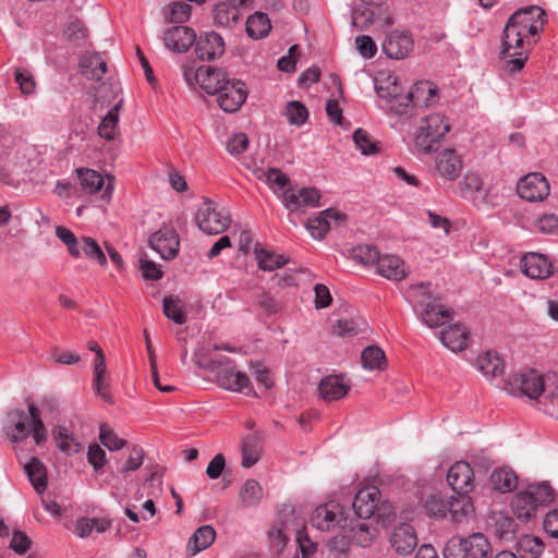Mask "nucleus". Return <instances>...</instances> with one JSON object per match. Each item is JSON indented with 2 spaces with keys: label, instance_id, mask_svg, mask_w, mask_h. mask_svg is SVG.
Masks as SVG:
<instances>
[{
  "label": "nucleus",
  "instance_id": "1",
  "mask_svg": "<svg viewBox=\"0 0 558 558\" xmlns=\"http://www.w3.org/2000/svg\"><path fill=\"white\" fill-rule=\"evenodd\" d=\"M198 367L216 374L217 385L232 392H242L245 389L246 396L256 397L250 377L246 373L238 371L233 361L227 356L197 361Z\"/></svg>",
  "mask_w": 558,
  "mask_h": 558
},
{
  "label": "nucleus",
  "instance_id": "2",
  "mask_svg": "<svg viewBox=\"0 0 558 558\" xmlns=\"http://www.w3.org/2000/svg\"><path fill=\"white\" fill-rule=\"evenodd\" d=\"M555 499V489L548 482L530 484L525 490L514 494L511 509L517 519L529 522L534 519L539 508L549 506Z\"/></svg>",
  "mask_w": 558,
  "mask_h": 558
},
{
  "label": "nucleus",
  "instance_id": "3",
  "mask_svg": "<svg viewBox=\"0 0 558 558\" xmlns=\"http://www.w3.org/2000/svg\"><path fill=\"white\" fill-rule=\"evenodd\" d=\"M430 282H421L411 287L414 310L420 312L422 320L429 328L441 326L453 314V310L439 303L440 298L432 291Z\"/></svg>",
  "mask_w": 558,
  "mask_h": 558
},
{
  "label": "nucleus",
  "instance_id": "4",
  "mask_svg": "<svg viewBox=\"0 0 558 558\" xmlns=\"http://www.w3.org/2000/svg\"><path fill=\"white\" fill-rule=\"evenodd\" d=\"M444 558H492L493 547L482 533L468 537L452 536L442 550Z\"/></svg>",
  "mask_w": 558,
  "mask_h": 558
},
{
  "label": "nucleus",
  "instance_id": "5",
  "mask_svg": "<svg viewBox=\"0 0 558 558\" xmlns=\"http://www.w3.org/2000/svg\"><path fill=\"white\" fill-rule=\"evenodd\" d=\"M451 126L441 113H432L424 118L415 136V147L424 154L437 151L440 147V141Z\"/></svg>",
  "mask_w": 558,
  "mask_h": 558
},
{
  "label": "nucleus",
  "instance_id": "6",
  "mask_svg": "<svg viewBox=\"0 0 558 558\" xmlns=\"http://www.w3.org/2000/svg\"><path fill=\"white\" fill-rule=\"evenodd\" d=\"M439 88L430 81L416 82L410 93L403 98L404 102H399L395 108L398 114H405L410 107L428 108L439 101Z\"/></svg>",
  "mask_w": 558,
  "mask_h": 558
},
{
  "label": "nucleus",
  "instance_id": "7",
  "mask_svg": "<svg viewBox=\"0 0 558 558\" xmlns=\"http://www.w3.org/2000/svg\"><path fill=\"white\" fill-rule=\"evenodd\" d=\"M551 377H544L535 369H525L513 374L508 384L511 393L514 396H526L530 399H537L542 392H546L547 381Z\"/></svg>",
  "mask_w": 558,
  "mask_h": 558
},
{
  "label": "nucleus",
  "instance_id": "8",
  "mask_svg": "<svg viewBox=\"0 0 558 558\" xmlns=\"http://www.w3.org/2000/svg\"><path fill=\"white\" fill-rule=\"evenodd\" d=\"M195 222L203 232L216 235L225 232L229 228L231 219L229 216H222V214L217 210L215 202L205 198L195 214Z\"/></svg>",
  "mask_w": 558,
  "mask_h": 558
},
{
  "label": "nucleus",
  "instance_id": "9",
  "mask_svg": "<svg viewBox=\"0 0 558 558\" xmlns=\"http://www.w3.org/2000/svg\"><path fill=\"white\" fill-rule=\"evenodd\" d=\"M515 39H518V37L511 38L510 34L507 38V31L505 27L502 32V44L499 52V59L505 61L504 68L510 74L520 72L524 68L530 54V51L524 49V38H521V40L518 41Z\"/></svg>",
  "mask_w": 558,
  "mask_h": 558
},
{
  "label": "nucleus",
  "instance_id": "10",
  "mask_svg": "<svg viewBox=\"0 0 558 558\" xmlns=\"http://www.w3.org/2000/svg\"><path fill=\"white\" fill-rule=\"evenodd\" d=\"M515 189L518 196L530 203L544 201L550 192L549 182L539 172H531L522 177L518 181Z\"/></svg>",
  "mask_w": 558,
  "mask_h": 558
},
{
  "label": "nucleus",
  "instance_id": "11",
  "mask_svg": "<svg viewBox=\"0 0 558 558\" xmlns=\"http://www.w3.org/2000/svg\"><path fill=\"white\" fill-rule=\"evenodd\" d=\"M247 89L245 83L241 80H229L225 82L222 88L219 89L216 95L219 107L229 113H233L240 110L242 105L247 98Z\"/></svg>",
  "mask_w": 558,
  "mask_h": 558
},
{
  "label": "nucleus",
  "instance_id": "12",
  "mask_svg": "<svg viewBox=\"0 0 558 558\" xmlns=\"http://www.w3.org/2000/svg\"><path fill=\"white\" fill-rule=\"evenodd\" d=\"M149 246L163 259L170 260L179 253L180 239L175 229L163 227L149 236Z\"/></svg>",
  "mask_w": 558,
  "mask_h": 558
},
{
  "label": "nucleus",
  "instance_id": "13",
  "mask_svg": "<svg viewBox=\"0 0 558 558\" xmlns=\"http://www.w3.org/2000/svg\"><path fill=\"white\" fill-rule=\"evenodd\" d=\"M414 48L412 34L408 31L390 32L381 45L383 52L395 60L407 58Z\"/></svg>",
  "mask_w": 558,
  "mask_h": 558
},
{
  "label": "nucleus",
  "instance_id": "14",
  "mask_svg": "<svg viewBox=\"0 0 558 558\" xmlns=\"http://www.w3.org/2000/svg\"><path fill=\"white\" fill-rule=\"evenodd\" d=\"M225 40L214 31L204 32L196 38L195 53L202 61H214L225 53Z\"/></svg>",
  "mask_w": 558,
  "mask_h": 558
},
{
  "label": "nucleus",
  "instance_id": "15",
  "mask_svg": "<svg viewBox=\"0 0 558 558\" xmlns=\"http://www.w3.org/2000/svg\"><path fill=\"white\" fill-rule=\"evenodd\" d=\"M537 14L538 16H546V12L538 5H527L517 10L506 23L507 38L509 37V33L511 38L518 37V39H515L517 41L524 38V34L520 32L525 31Z\"/></svg>",
  "mask_w": 558,
  "mask_h": 558
},
{
  "label": "nucleus",
  "instance_id": "16",
  "mask_svg": "<svg viewBox=\"0 0 558 558\" xmlns=\"http://www.w3.org/2000/svg\"><path fill=\"white\" fill-rule=\"evenodd\" d=\"M342 514L340 504L329 501L316 507L311 515V524L319 531H330L335 526L340 525Z\"/></svg>",
  "mask_w": 558,
  "mask_h": 558
},
{
  "label": "nucleus",
  "instance_id": "17",
  "mask_svg": "<svg viewBox=\"0 0 558 558\" xmlns=\"http://www.w3.org/2000/svg\"><path fill=\"white\" fill-rule=\"evenodd\" d=\"M196 33L185 25H174L165 31V46L173 52H186L196 43Z\"/></svg>",
  "mask_w": 558,
  "mask_h": 558
},
{
  "label": "nucleus",
  "instance_id": "18",
  "mask_svg": "<svg viewBox=\"0 0 558 558\" xmlns=\"http://www.w3.org/2000/svg\"><path fill=\"white\" fill-rule=\"evenodd\" d=\"M320 197V192L315 187H302L296 193L292 189H286L282 193V203L289 211L293 213L302 206L318 207Z\"/></svg>",
  "mask_w": 558,
  "mask_h": 558
},
{
  "label": "nucleus",
  "instance_id": "19",
  "mask_svg": "<svg viewBox=\"0 0 558 558\" xmlns=\"http://www.w3.org/2000/svg\"><path fill=\"white\" fill-rule=\"evenodd\" d=\"M194 80L208 95H216L229 82L227 73L211 65H201L194 72Z\"/></svg>",
  "mask_w": 558,
  "mask_h": 558
},
{
  "label": "nucleus",
  "instance_id": "20",
  "mask_svg": "<svg viewBox=\"0 0 558 558\" xmlns=\"http://www.w3.org/2000/svg\"><path fill=\"white\" fill-rule=\"evenodd\" d=\"M521 271L529 278L543 280L553 274V264L544 254L529 252L520 260Z\"/></svg>",
  "mask_w": 558,
  "mask_h": 558
},
{
  "label": "nucleus",
  "instance_id": "21",
  "mask_svg": "<svg viewBox=\"0 0 558 558\" xmlns=\"http://www.w3.org/2000/svg\"><path fill=\"white\" fill-rule=\"evenodd\" d=\"M447 482L453 493H470L474 488V472L466 461H458L450 466Z\"/></svg>",
  "mask_w": 558,
  "mask_h": 558
},
{
  "label": "nucleus",
  "instance_id": "22",
  "mask_svg": "<svg viewBox=\"0 0 558 558\" xmlns=\"http://www.w3.org/2000/svg\"><path fill=\"white\" fill-rule=\"evenodd\" d=\"M330 220L339 226L347 220V215L335 208H327L318 216L308 218L305 226L313 238L322 240L331 228Z\"/></svg>",
  "mask_w": 558,
  "mask_h": 558
},
{
  "label": "nucleus",
  "instance_id": "23",
  "mask_svg": "<svg viewBox=\"0 0 558 558\" xmlns=\"http://www.w3.org/2000/svg\"><path fill=\"white\" fill-rule=\"evenodd\" d=\"M380 501V490L376 486H365L355 494L352 507L360 519H371Z\"/></svg>",
  "mask_w": 558,
  "mask_h": 558
},
{
  "label": "nucleus",
  "instance_id": "24",
  "mask_svg": "<svg viewBox=\"0 0 558 558\" xmlns=\"http://www.w3.org/2000/svg\"><path fill=\"white\" fill-rule=\"evenodd\" d=\"M390 545L399 555H409L417 546V535L415 529L409 523H400L395 526Z\"/></svg>",
  "mask_w": 558,
  "mask_h": 558
},
{
  "label": "nucleus",
  "instance_id": "25",
  "mask_svg": "<svg viewBox=\"0 0 558 558\" xmlns=\"http://www.w3.org/2000/svg\"><path fill=\"white\" fill-rule=\"evenodd\" d=\"M10 426L7 436L12 442H21L33 434V427L28 422L27 413L22 409H15L8 413Z\"/></svg>",
  "mask_w": 558,
  "mask_h": 558
},
{
  "label": "nucleus",
  "instance_id": "26",
  "mask_svg": "<svg viewBox=\"0 0 558 558\" xmlns=\"http://www.w3.org/2000/svg\"><path fill=\"white\" fill-rule=\"evenodd\" d=\"M350 385L344 375H328L318 385L319 396L326 401L340 400L348 395Z\"/></svg>",
  "mask_w": 558,
  "mask_h": 558
},
{
  "label": "nucleus",
  "instance_id": "27",
  "mask_svg": "<svg viewBox=\"0 0 558 558\" xmlns=\"http://www.w3.org/2000/svg\"><path fill=\"white\" fill-rule=\"evenodd\" d=\"M436 169L441 177L454 180L462 170V159L453 149H445L438 155Z\"/></svg>",
  "mask_w": 558,
  "mask_h": 558
},
{
  "label": "nucleus",
  "instance_id": "28",
  "mask_svg": "<svg viewBox=\"0 0 558 558\" xmlns=\"http://www.w3.org/2000/svg\"><path fill=\"white\" fill-rule=\"evenodd\" d=\"M263 437L258 433L245 436L241 444L242 466L252 468L262 457Z\"/></svg>",
  "mask_w": 558,
  "mask_h": 558
},
{
  "label": "nucleus",
  "instance_id": "29",
  "mask_svg": "<svg viewBox=\"0 0 558 558\" xmlns=\"http://www.w3.org/2000/svg\"><path fill=\"white\" fill-rule=\"evenodd\" d=\"M78 65L87 80L100 81L107 72V63L98 52L84 53Z\"/></svg>",
  "mask_w": 558,
  "mask_h": 558
},
{
  "label": "nucleus",
  "instance_id": "30",
  "mask_svg": "<svg viewBox=\"0 0 558 558\" xmlns=\"http://www.w3.org/2000/svg\"><path fill=\"white\" fill-rule=\"evenodd\" d=\"M453 494L448 498V513L451 514L452 521L459 523L472 515L474 506L468 493Z\"/></svg>",
  "mask_w": 558,
  "mask_h": 558
},
{
  "label": "nucleus",
  "instance_id": "31",
  "mask_svg": "<svg viewBox=\"0 0 558 558\" xmlns=\"http://www.w3.org/2000/svg\"><path fill=\"white\" fill-rule=\"evenodd\" d=\"M376 265L378 272L387 279L400 281L405 277L404 262L396 255H379Z\"/></svg>",
  "mask_w": 558,
  "mask_h": 558
},
{
  "label": "nucleus",
  "instance_id": "32",
  "mask_svg": "<svg viewBox=\"0 0 558 558\" xmlns=\"http://www.w3.org/2000/svg\"><path fill=\"white\" fill-rule=\"evenodd\" d=\"M24 469L35 492L43 494L48 486L46 465L37 457H32Z\"/></svg>",
  "mask_w": 558,
  "mask_h": 558
},
{
  "label": "nucleus",
  "instance_id": "33",
  "mask_svg": "<svg viewBox=\"0 0 558 558\" xmlns=\"http://www.w3.org/2000/svg\"><path fill=\"white\" fill-rule=\"evenodd\" d=\"M216 531L210 525H202L192 534L186 545L189 556H194L208 548L215 541Z\"/></svg>",
  "mask_w": 558,
  "mask_h": 558
},
{
  "label": "nucleus",
  "instance_id": "34",
  "mask_svg": "<svg viewBox=\"0 0 558 558\" xmlns=\"http://www.w3.org/2000/svg\"><path fill=\"white\" fill-rule=\"evenodd\" d=\"M440 340L451 351H462L466 348V328L461 324L450 325L441 331Z\"/></svg>",
  "mask_w": 558,
  "mask_h": 558
},
{
  "label": "nucleus",
  "instance_id": "35",
  "mask_svg": "<svg viewBox=\"0 0 558 558\" xmlns=\"http://www.w3.org/2000/svg\"><path fill=\"white\" fill-rule=\"evenodd\" d=\"M476 364L484 376L492 378L500 376L505 369L504 360L495 351H487L481 354L476 360Z\"/></svg>",
  "mask_w": 558,
  "mask_h": 558
},
{
  "label": "nucleus",
  "instance_id": "36",
  "mask_svg": "<svg viewBox=\"0 0 558 558\" xmlns=\"http://www.w3.org/2000/svg\"><path fill=\"white\" fill-rule=\"evenodd\" d=\"M545 545L541 537L534 535H522L515 544L519 558H538Z\"/></svg>",
  "mask_w": 558,
  "mask_h": 558
},
{
  "label": "nucleus",
  "instance_id": "37",
  "mask_svg": "<svg viewBox=\"0 0 558 558\" xmlns=\"http://www.w3.org/2000/svg\"><path fill=\"white\" fill-rule=\"evenodd\" d=\"M121 107V101L117 102L108 110L98 125V134L106 141H112L116 137Z\"/></svg>",
  "mask_w": 558,
  "mask_h": 558
},
{
  "label": "nucleus",
  "instance_id": "38",
  "mask_svg": "<svg viewBox=\"0 0 558 558\" xmlns=\"http://www.w3.org/2000/svg\"><path fill=\"white\" fill-rule=\"evenodd\" d=\"M52 435L58 448L66 456H73L81 451L82 445L76 437L64 426H57Z\"/></svg>",
  "mask_w": 558,
  "mask_h": 558
},
{
  "label": "nucleus",
  "instance_id": "39",
  "mask_svg": "<svg viewBox=\"0 0 558 558\" xmlns=\"http://www.w3.org/2000/svg\"><path fill=\"white\" fill-rule=\"evenodd\" d=\"M271 29L268 15L263 12L252 14L245 24L247 35L253 39H262L266 37Z\"/></svg>",
  "mask_w": 558,
  "mask_h": 558
},
{
  "label": "nucleus",
  "instance_id": "40",
  "mask_svg": "<svg viewBox=\"0 0 558 558\" xmlns=\"http://www.w3.org/2000/svg\"><path fill=\"white\" fill-rule=\"evenodd\" d=\"M361 362L365 369L384 371L387 368V357L385 351L377 345L366 347L361 354Z\"/></svg>",
  "mask_w": 558,
  "mask_h": 558
},
{
  "label": "nucleus",
  "instance_id": "41",
  "mask_svg": "<svg viewBox=\"0 0 558 558\" xmlns=\"http://www.w3.org/2000/svg\"><path fill=\"white\" fill-rule=\"evenodd\" d=\"M239 17L240 9L223 0L217 3L214 8V22L218 26H231L239 21Z\"/></svg>",
  "mask_w": 558,
  "mask_h": 558
},
{
  "label": "nucleus",
  "instance_id": "42",
  "mask_svg": "<svg viewBox=\"0 0 558 558\" xmlns=\"http://www.w3.org/2000/svg\"><path fill=\"white\" fill-rule=\"evenodd\" d=\"M254 251L258 267L263 270L272 271L281 268L288 263V258L284 255L276 254L272 251L259 247L258 243H256Z\"/></svg>",
  "mask_w": 558,
  "mask_h": 558
},
{
  "label": "nucleus",
  "instance_id": "43",
  "mask_svg": "<svg viewBox=\"0 0 558 558\" xmlns=\"http://www.w3.org/2000/svg\"><path fill=\"white\" fill-rule=\"evenodd\" d=\"M490 482L493 484L494 489L501 493H508L517 488L518 476L511 469L501 468L499 470H495L492 473Z\"/></svg>",
  "mask_w": 558,
  "mask_h": 558
},
{
  "label": "nucleus",
  "instance_id": "44",
  "mask_svg": "<svg viewBox=\"0 0 558 558\" xmlns=\"http://www.w3.org/2000/svg\"><path fill=\"white\" fill-rule=\"evenodd\" d=\"M425 513L433 519H444L448 514V498L441 493L430 494L424 502Z\"/></svg>",
  "mask_w": 558,
  "mask_h": 558
},
{
  "label": "nucleus",
  "instance_id": "45",
  "mask_svg": "<svg viewBox=\"0 0 558 558\" xmlns=\"http://www.w3.org/2000/svg\"><path fill=\"white\" fill-rule=\"evenodd\" d=\"M28 422L33 427V438L37 446L47 441L48 434L46 426L40 417V409L34 403L27 401Z\"/></svg>",
  "mask_w": 558,
  "mask_h": 558
},
{
  "label": "nucleus",
  "instance_id": "46",
  "mask_svg": "<svg viewBox=\"0 0 558 558\" xmlns=\"http://www.w3.org/2000/svg\"><path fill=\"white\" fill-rule=\"evenodd\" d=\"M239 498L245 508L257 506L263 498L260 484L253 478L246 480L239 492Z\"/></svg>",
  "mask_w": 558,
  "mask_h": 558
},
{
  "label": "nucleus",
  "instance_id": "47",
  "mask_svg": "<svg viewBox=\"0 0 558 558\" xmlns=\"http://www.w3.org/2000/svg\"><path fill=\"white\" fill-rule=\"evenodd\" d=\"M518 524L515 521L505 514H499L494 519L492 526L494 535L500 541H513L515 538Z\"/></svg>",
  "mask_w": 558,
  "mask_h": 558
},
{
  "label": "nucleus",
  "instance_id": "48",
  "mask_svg": "<svg viewBox=\"0 0 558 558\" xmlns=\"http://www.w3.org/2000/svg\"><path fill=\"white\" fill-rule=\"evenodd\" d=\"M77 177L80 179L82 189L85 193L88 194H95L99 192L105 184L104 177L93 169H77Z\"/></svg>",
  "mask_w": 558,
  "mask_h": 558
},
{
  "label": "nucleus",
  "instance_id": "49",
  "mask_svg": "<svg viewBox=\"0 0 558 558\" xmlns=\"http://www.w3.org/2000/svg\"><path fill=\"white\" fill-rule=\"evenodd\" d=\"M191 12L192 7L183 1L173 2L163 9L166 22L175 24L189 21Z\"/></svg>",
  "mask_w": 558,
  "mask_h": 558
},
{
  "label": "nucleus",
  "instance_id": "50",
  "mask_svg": "<svg viewBox=\"0 0 558 558\" xmlns=\"http://www.w3.org/2000/svg\"><path fill=\"white\" fill-rule=\"evenodd\" d=\"M483 189V180L476 172L469 171L464 174L463 180L460 182L461 196L464 199L475 202V194Z\"/></svg>",
  "mask_w": 558,
  "mask_h": 558
},
{
  "label": "nucleus",
  "instance_id": "51",
  "mask_svg": "<svg viewBox=\"0 0 558 558\" xmlns=\"http://www.w3.org/2000/svg\"><path fill=\"white\" fill-rule=\"evenodd\" d=\"M353 141L363 155H375L380 151L381 143L373 140L369 133L363 129L354 131Z\"/></svg>",
  "mask_w": 558,
  "mask_h": 558
},
{
  "label": "nucleus",
  "instance_id": "52",
  "mask_svg": "<svg viewBox=\"0 0 558 558\" xmlns=\"http://www.w3.org/2000/svg\"><path fill=\"white\" fill-rule=\"evenodd\" d=\"M379 255L380 253L375 246L367 244L357 245L350 251L351 258L364 266L375 265Z\"/></svg>",
  "mask_w": 558,
  "mask_h": 558
},
{
  "label": "nucleus",
  "instance_id": "53",
  "mask_svg": "<svg viewBox=\"0 0 558 558\" xmlns=\"http://www.w3.org/2000/svg\"><path fill=\"white\" fill-rule=\"evenodd\" d=\"M352 531L354 542L362 547L372 546L378 532L377 527L368 522L357 523Z\"/></svg>",
  "mask_w": 558,
  "mask_h": 558
},
{
  "label": "nucleus",
  "instance_id": "54",
  "mask_svg": "<svg viewBox=\"0 0 558 558\" xmlns=\"http://www.w3.org/2000/svg\"><path fill=\"white\" fill-rule=\"evenodd\" d=\"M99 440L110 451H118L126 446V440L120 438L107 424H100Z\"/></svg>",
  "mask_w": 558,
  "mask_h": 558
},
{
  "label": "nucleus",
  "instance_id": "55",
  "mask_svg": "<svg viewBox=\"0 0 558 558\" xmlns=\"http://www.w3.org/2000/svg\"><path fill=\"white\" fill-rule=\"evenodd\" d=\"M81 248L87 258L95 260L100 266H105L107 264V257L105 253L93 238L83 236Z\"/></svg>",
  "mask_w": 558,
  "mask_h": 558
},
{
  "label": "nucleus",
  "instance_id": "56",
  "mask_svg": "<svg viewBox=\"0 0 558 558\" xmlns=\"http://www.w3.org/2000/svg\"><path fill=\"white\" fill-rule=\"evenodd\" d=\"M65 33L68 35L69 40L73 45L77 47L85 46L88 37V29L81 20L76 19L74 21H71L66 27Z\"/></svg>",
  "mask_w": 558,
  "mask_h": 558
},
{
  "label": "nucleus",
  "instance_id": "57",
  "mask_svg": "<svg viewBox=\"0 0 558 558\" xmlns=\"http://www.w3.org/2000/svg\"><path fill=\"white\" fill-rule=\"evenodd\" d=\"M163 314L168 319H171L178 325H182L186 322L185 312L179 305V300H174L172 296L163 298Z\"/></svg>",
  "mask_w": 558,
  "mask_h": 558
},
{
  "label": "nucleus",
  "instance_id": "58",
  "mask_svg": "<svg viewBox=\"0 0 558 558\" xmlns=\"http://www.w3.org/2000/svg\"><path fill=\"white\" fill-rule=\"evenodd\" d=\"M287 116L291 124L300 126L306 122L308 110L301 101L292 100L287 106Z\"/></svg>",
  "mask_w": 558,
  "mask_h": 558
},
{
  "label": "nucleus",
  "instance_id": "59",
  "mask_svg": "<svg viewBox=\"0 0 558 558\" xmlns=\"http://www.w3.org/2000/svg\"><path fill=\"white\" fill-rule=\"evenodd\" d=\"M87 461L95 472H99L107 464V454L97 444H90L87 449Z\"/></svg>",
  "mask_w": 558,
  "mask_h": 558
},
{
  "label": "nucleus",
  "instance_id": "60",
  "mask_svg": "<svg viewBox=\"0 0 558 558\" xmlns=\"http://www.w3.org/2000/svg\"><path fill=\"white\" fill-rule=\"evenodd\" d=\"M14 76L23 94L29 95L35 90L36 83L28 70L17 68Z\"/></svg>",
  "mask_w": 558,
  "mask_h": 558
},
{
  "label": "nucleus",
  "instance_id": "61",
  "mask_svg": "<svg viewBox=\"0 0 558 558\" xmlns=\"http://www.w3.org/2000/svg\"><path fill=\"white\" fill-rule=\"evenodd\" d=\"M32 546V539L20 530H14L10 542V548L19 555H24Z\"/></svg>",
  "mask_w": 558,
  "mask_h": 558
},
{
  "label": "nucleus",
  "instance_id": "62",
  "mask_svg": "<svg viewBox=\"0 0 558 558\" xmlns=\"http://www.w3.org/2000/svg\"><path fill=\"white\" fill-rule=\"evenodd\" d=\"M50 361L58 364L73 365L81 361V356L77 353L62 351L58 347H54L50 351Z\"/></svg>",
  "mask_w": 558,
  "mask_h": 558
},
{
  "label": "nucleus",
  "instance_id": "63",
  "mask_svg": "<svg viewBox=\"0 0 558 558\" xmlns=\"http://www.w3.org/2000/svg\"><path fill=\"white\" fill-rule=\"evenodd\" d=\"M248 137L245 133L240 132L234 134L227 143V150L233 155L238 156L244 153L248 147Z\"/></svg>",
  "mask_w": 558,
  "mask_h": 558
},
{
  "label": "nucleus",
  "instance_id": "64",
  "mask_svg": "<svg viewBox=\"0 0 558 558\" xmlns=\"http://www.w3.org/2000/svg\"><path fill=\"white\" fill-rule=\"evenodd\" d=\"M535 226L542 233H554L558 230V216L555 214H544L536 219Z\"/></svg>",
  "mask_w": 558,
  "mask_h": 558
}]
</instances>
